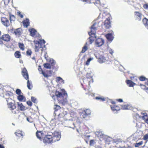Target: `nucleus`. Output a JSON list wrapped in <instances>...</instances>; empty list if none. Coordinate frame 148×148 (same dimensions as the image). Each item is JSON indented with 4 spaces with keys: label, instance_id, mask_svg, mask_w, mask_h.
I'll return each mask as SVG.
<instances>
[{
    "label": "nucleus",
    "instance_id": "obj_1",
    "mask_svg": "<svg viewBox=\"0 0 148 148\" xmlns=\"http://www.w3.org/2000/svg\"><path fill=\"white\" fill-rule=\"evenodd\" d=\"M96 25L97 23H94L90 27V31L88 32V34L90 37L87 39L85 45L84 46L90 45L94 41L95 38H96L95 35L96 31L97 29Z\"/></svg>",
    "mask_w": 148,
    "mask_h": 148
},
{
    "label": "nucleus",
    "instance_id": "obj_2",
    "mask_svg": "<svg viewBox=\"0 0 148 148\" xmlns=\"http://www.w3.org/2000/svg\"><path fill=\"white\" fill-rule=\"evenodd\" d=\"M102 16L103 17H104L106 16V17H107L106 18V19L104 21V25L106 28H109L111 26L110 21L111 18L110 14L109 13L104 12Z\"/></svg>",
    "mask_w": 148,
    "mask_h": 148
},
{
    "label": "nucleus",
    "instance_id": "obj_3",
    "mask_svg": "<svg viewBox=\"0 0 148 148\" xmlns=\"http://www.w3.org/2000/svg\"><path fill=\"white\" fill-rule=\"evenodd\" d=\"M12 99L10 98H8L6 99V101L8 104V107L11 109V110H13L16 108V106L14 104L12 103Z\"/></svg>",
    "mask_w": 148,
    "mask_h": 148
},
{
    "label": "nucleus",
    "instance_id": "obj_4",
    "mask_svg": "<svg viewBox=\"0 0 148 148\" xmlns=\"http://www.w3.org/2000/svg\"><path fill=\"white\" fill-rule=\"evenodd\" d=\"M2 24L4 26L8 27L10 25L9 21L6 18L3 17L1 18Z\"/></svg>",
    "mask_w": 148,
    "mask_h": 148
},
{
    "label": "nucleus",
    "instance_id": "obj_5",
    "mask_svg": "<svg viewBox=\"0 0 148 148\" xmlns=\"http://www.w3.org/2000/svg\"><path fill=\"white\" fill-rule=\"evenodd\" d=\"M53 137L52 136H51L50 135H48L47 136H46L45 137H46L48 139H49L50 140H52V138H54L56 137L57 138H58V139H57V140H59L60 138V135L58 134V133H55L54 134H53Z\"/></svg>",
    "mask_w": 148,
    "mask_h": 148
},
{
    "label": "nucleus",
    "instance_id": "obj_6",
    "mask_svg": "<svg viewBox=\"0 0 148 148\" xmlns=\"http://www.w3.org/2000/svg\"><path fill=\"white\" fill-rule=\"evenodd\" d=\"M95 42L97 46H101L104 44V40L102 38H98L97 39Z\"/></svg>",
    "mask_w": 148,
    "mask_h": 148
},
{
    "label": "nucleus",
    "instance_id": "obj_7",
    "mask_svg": "<svg viewBox=\"0 0 148 148\" xmlns=\"http://www.w3.org/2000/svg\"><path fill=\"white\" fill-rule=\"evenodd\" d=\"M22 74L26 80L29 79V75L27 70L25 68H24L23 69L22 71Z\"/></svg>",
    "mask_w": 148,
    "mask_h": 148
},
{
    "label": "nucleus",
    "instance_id": "obj_8",
    "mask_svg": "<svg viewBox=\"0 0 148 148\" xmlns=\"http://www.w3.org/2000/svg\"><path fill=\"white\" fill-rule=\"evenodd\" d=\"M0 38L4 41L8 42L10 40V37L8 34H4Z\"/></svg>",
    "mask_w": 148,
    "mask_h": 148
},
{
    "label": "nucleus",
    "instance_id": "obj_9",
    "mask_svg": "<svg viewBox=\"0 0 148 148\" xmlns=\"http://www.w3.org/2000/svg\"><path fill=\"white\" fill-rule=\"evenodd\" d=\"M134 15L136 19L140 21L141 19L142 14L139 12H135Z\"/></svg>",
    "mask_w": 148,
    "mask_h": 148
},
{
    "label": "nucleus",
    "instance_id": "obj_10",
    "mask_svg": "<svg viewBox=\"0 0 148 148\" xmlns=\"http://www.w3.org/2000/svg\"><path fill=\"white\" fill-rule=\"evenodd\" d=\"M112 32L111 33H108L106 35V38L109 41H112L114 39V37L112 35Z\"/></svg>",
    "mask_w": 148,
    "mask_h": 148
},
{
    "label": "nucleus",
    "instance_id": "obj_11",
    "mask_svg": "<svg viewBox=\"0 0 148 148\" xmlns=\"http://www.w3.org/2000/svg\"><path fill=\"white\" fill-rule=\"evenodd\" d=\"M91 111L88 109H86V110L84 111L83 114V117L85 118L86 116L90 115L91 113Z\"/></svg>",
    "mask_w": 148,
    "mask_h": 148
},
{
    "label": "nucleus",
    "instance_id": "obj_12",
    "mask_svg": "<svg viewBox=\"0 0 148 148\" xmlns=\"http://www.w3.org/2000/svg\"><path fill=\"white\" fill-rule=\"evenodd\" d=\"M96 57L97 58H98L99 59V62L100 63H102L103 62H104L106 60V58L103 56L102 55H101L99 56L98 58H97V56H96Z\"/></svg>",
    "mask_w": 148,
    "mask_h": 148
},
{
    "label": "nucleus",
    "instance_id": "obj_13",
    "mask_svg": "<svg viewBox=\"0 0 148 148\" xmlns=\"http://www.w3.org/2000/svg\"><path fill=\"white\" fill-rule=\"evenodd\" d=\"M30 35L33 37H35V35L37 33V32L34 29L32 28L29 30Z\"/></svg>",
    "mask_w": 148,
    "mask_h": 148
},
{
    "label": "nucleus",
    "instance_id": "obj_14",
    "mask_svg": "<svg viewBox=\"0 0 148 148\" xmlns=\"http://www.w3.org/2000/svg\"><path fill=\"white\" fill-rule=\"evenodd\" d=\"M132 106L130 105L127 104L121 106V109L123 110H128L131 109Z\"/></svg>",
    "mask_w": 148,
    "mask_h": 148
},
{
    "label": "nucleus",
    "instance_id": "obj_15",
    "mask_svg": "<svg viewBox=\"0 0 148 148\" xmlns=\"http://www.w3.org/2000/svg\"><path fill=\"white\" fill-rule=\"evenodd\" d=\"M127 84L130 87H133L135 84L132 82L131 80H127L126 81Z\"/></svg>",
    "mask_w": 148,
    "mask_h": 148
},
{
    "label": "nucleus",
    "instance_id": "obj_16",
    "mask_svg": "<svg viewBox=\"0 0 148 148\" xmlns=\"http://www.w3.org/2000/svg\"><path fill=\"white\" fill-rule=\"evenodd\" d=\"M143 22L145 26L148 29V19L144 18L143 20Z\"/></svg>",
    "mask_w": 148,
    "mask_h": 148
},
{
    "label": "nucleus",
    "instance_id": "obj_17",
    "mask_svg": "<svg viewBox=\"0 0 148 148\" xmlns=\"http://www.w3.org/2000/svg\"><path fill=\"white\" fill-rule=\"evenodd\" d=\"M18 103V108L21 110H23L25 109V107L21 103Z\"/></svg>",
    "mask_w": 148,
    "mask_h": 148
},
{
    "label": "nucleus",
    "instance_id": "obj_18",
    "mask_svg": "<svg viewBox=\"0 0 148 148\" xmlns=\"http://www.w3.org/2000/svg\"><path fill=\"white\" fill-rule=\"evenodd\" d=\"M23 23L25 27H27L29 24V19L27 18L25 20L23 21Z\"/></svg>",
    "mask_w": 148,
    "mask_h": 148
},
{
    "label": "nucleus",
    "instance_id": "obj_19",
    "mask_svg": "<svg viewBox=\"0 0 148 148\" xmlns=\"http://www.w3.org/2000/svg\"><path fill=\"white\" fill-rule=\"evenodd\" d=\"M34 49L36 52H39L40 51L42 52L43 51V47H35Z\"/></svg>",
    "mask_w": 148,
    "mask_h": 148
},
{
    "label": "nucleus",
    "instance_id": "obj_20",
    "mask_svg": "<svg viewBox=\"0 0 148 148\" xmlns=\"http://www.w3.org/2000/svg\"><path fill=\"white\" fill-rule=\"evenodd\" d=\"M14 33H15L16 35H18V36L20 35L21 34L20 28H18L15 29L14 31Z\"/></svg>",
    "mask_w": 148,
    "mask_h": 148
},
{
    "label": "nucleus",
    "instance_id": "obj_21",
    "mask_svg": "<svg viewBox=\"0 0 148 148\" xmlns=\"http://www.w3.org/2000/svg\"><path fill=\"white\" fill-rule=\"evenodd\" d=\"M111 107L112 110L114 111L116 110V112H117L119 111L120 110L119 108L116 105L114 106L113 107L111 106Z\"/></svg>",
    "mask_w": 148,
    "mask_h": 148
},
{
    "label": "nucleus",
    "instance_id": "obj_22",
    "mask_svg": "<svg viewBox=\"0 0 148 148\" xmlns=\"http://www.w3.org/2000/svg\"><path fill=\"white\" fill-rule=\"evenodd\" d=\"M10 21L11 23H12V22H14V21L15 20V18L14 16L12 15H10Z\"/></svg>",
    "mask_w": 148,
    "mask_h": 148
},
{
    "label": "nucleus",
    "instance_id": "obj_23",
    "mask_svg": "<svg viewBox=\"0 0 148 148\" xmlns=\"http://www.w3.org/2000/svg\"><path fill=\"white\" fill-rule=\"evenodd\" d=\"M60 107L59 106L57 105H56L55 106L54 108V114H55V115H56V112L57 110L60 109Z\"/></svg>",
    "mask_w": 148,
    "mask_h": 148
},
{
    "label": "nucleus",
    "instance_id": "obj_24",
    "mask_svg": "<svg viewBox=\"0 0 148 148\" xmlns=\"http://www.w3.org/2000/svg\"><path fill=\"white\" fill-rule=\"evenodd\" d=\"M14 55L15 57L17 58H19L21 56L20 52L18 51L15 52Z\"/></svg>",
    "mask_w": 148,
    "mask_h": 148
},
{
    "label": "nucleus",
    "instance_id": "obj_25",
    "mask_svg": "<svg viewBox=\"0 0 148 148\" xmlns=\"http://www.w3.org/2000/svg\"><path fill=\"white\" fill-rule=\"evenodd\" d=\"M44 66L45 68L49 69H51V66L50 64L48 63H45L44 64Z\"/></svg>",
    "mask_w": 148,
    "mask_h": 148
},
{
    "label": "nucleus",
    "instance_id": "obj_26",
    "mask_svg": "<svg viewBox=\"0 0 148 148\" xmlns=\"http://www.w3.org/2000/svg\"><path fill=\"white\" fill-rule=\"evenodd\" d=\"M15 134L16 136H20V135L23 136V134L22 133V132L20 131H18L16 132H15Z\"/></svg>",
    "mask_w": 148,
    "mask_h": 148
},
{
    "label": "nucleus",
    "instance_id": "obj_27",
    "mask_svg": "<svg viewBox=\"0 0 148 148\" xmlns=\"http://www.w3.org/2000/svg\"><path fill=\"white\" fill-rule=\"evenodd\" d=\"M52 140H49L47 138L45 137L43 140L44 142H45L46 143H51L52 141Z\"/></svg>",
    "mask_w": 148,
    "mask_h": 148
},
{
    "label": "nucleus",
    "instance_id": "obj_28",
    "mask_svg": "<svg viewBox=\"0 0 148 148\" xmlns=\"http://www.w3.org/2000/svg\"><path fill=\"white\" fill-rule=\"evenodd\" d=\"M24 98V97L23 95H19L18 97V99L20 101H21L23 100Z\"/></svg>",
    "mask_w": 148,
    "mask_h": 148
},
{
    "label": "nucleus",
    "instance_id": "obj_29",
    "mask_svg": "<svg viewBox=\"0 0 148 148\" xmlns=\"http://www.w3.org/2000/svg\"><path fill=\"white\" fill-rule=\"evenodd\" d=\"M93 59V58H89L87 60V61H86V64L87 65H88L90 64V61L92 60Z\"/></svg>",
    "mask_w": 148,
    "mask_h": 148
},
{
    "label": "nucleus",
    "instance_id": "obj_30",
    "mask_svg": "<svg viewBox=\"0 0 148 148\" xmlns=\"http://www.w3.org/2000/svg\"><path fill=\"white\" fill-rule=\"evenodd\" d=\"M27 80V86L28 88L29 89V90H31L32 89V88H31L30 86V85H31V84L30 83V82H29V80L28 79V80ZM31 87H32V86L31 85Z\"/></svg>",
    "mask_w": 148,
    "mask_h": 148
},
{
    "label": "nucleus",
    "instance_id": "obj_31",
    "mask_svg": "<svg viewBox=\"0 0 148 148\" xmlns=\"http://www.w3.org/2000/svg\"><path fill=\"white\" fill-rule=\"evenodd\" d=\"M143 141H140L138 143H136L135 145V147H138L141 145L143 144Z\"/></svg>",
    "mask_w": 148,
    "mask_h": 148
},
{
    "label": "nucleus",
    "instance_id": "obj_32",
    "mask_svg": "<svg viewBox=\"0 0 148 148\" xmlns=\"http://www.w3.org/2000/svg\"><path fill=\"white\" fill-rule=\"evenodd\" d=\"M56 95L58 97H60L62 95V92H56Z\"/></svg>",
    "mask_w": 148,
    "mask_h": 148
},
{
    "label": "nucleus",
    "instance_id": "obj_33",
    "mask_svg": "<svg viewBox=\"0 0 148 148\" xmlns=\"http://www.w3.org/2000/svg\"><path fill=\"white\" fill-rule=\"evenodd\" d=\"M49 62L51 63L52 66L54 65L56 63V61H54L53 59H50L49 60Z\"/></svg>",
    "mask_w": 148,
    "mask_h": 148
},
{
    "label": "nucleus",
    "instance_id": "obj_34",
    "mask_svg": "<svg viewBox=\"0 0 148 148\" xmlns=\"http://www.w3.org/2000/svg\"><path fill=\"white\" fill-rule=\"evenodd\" d=\"M34 42L35 44V46H37V45L38 46L40 45V42L39 40L37 41L36 40H35L34 41Z\"/></svg>",
    "mask_w": 148,
    "mask_h": 148
},
{
    "label": "nucleus",
    "instance_id": "obj_35",
    "mask_svg": "<svg viewBox=\"0 0 148 148\" xmlns=\"http://www.w3.org/2000/svg\"><path fill=\"white\" fill-rule=\"evenodd\" d=\"M88 49V48L87 47H83L81 52L82 53L85 52Z\"/></svg>",
    "mask_w": 148,
    "mask_h": 148
},
{
    "label": "nucleus",
    "instance_id": "obj_36",
    "mask_svg": "<svg viewBox=\"0 0 148 148\" xmlns=\"http://www.w3.org/2000/svg\"><path fill=\"white\" fill-rule=\"evenodd\" d=\"M16 94L18 95H21V90L18 89H17L16 90Z\"/></svg>",
    "mask_w": 148,
    "mask_h": 148
},
{
    "label": "nucleus",
    "instance_id": "obj_37",
    "mask_svg": "<svg viewBox=\"0 0 148 148\" xmlns=\"http://www.w3.org/2000/svg\"><path fill=\"white\" fill-rule=\"evenodd\" d=\"M141 114H142V115L143 116H142L143 119H145V117L147 116V114L146 113H143L142 112H141Z\"/></svg>",
    "mask_w": 148,
    "mask_h": 148
},
{
    "label": "nucleus",
    "instance_id": "obj_38",
    "mask_svg": "<svg viewBox=\"0 0 148 148\" xmlns=\"http://www.w3.org/2000/svg\"><path fill=\"white\" fill-rule=\"evenodd\" d=\"M40 42V45H41V44L42 43L45 44V41L43 39H40L39 40Z\"/></svg>",
    "mask_w": 148,
    "mask_h": 148
},
{
    "label": "nucleus",
    "instance_id": "obj_39",
    "mask_svg": "<svg viewBox=\"0 0 148 148\" xmlns=\"http://www.w3.org/2000/svg\"><path fill=\"white\" fill-rule=\"evenodd\" d=\"M140 86L142 89L147 90L146 89L147 87L145 85L140 84Z\"/></svg>",
    "mask_w": 148,
    "mask_h": 148
},
{
    "label": "nucleus",
    "instance_id": "obj_40",
    "mask_svg": "<svg viewBox=\"0 0 148 148\" xmlns=\"http://www.w3.org/2000/svg\"><path fill=\"white\" fill-rule=\"evenodd\" d=\"M31 100L34 103H36V99L34 97H31Z\"/></svg>",
    "mask_w": 148,
    "mask_h": 148
},
{
    "label": "nucleus",
    "instance_id": "obj_41",
    "mask_svg": "<svg viewBox=\"0 0 148 148\" xmlns=\"http://www.w3.org/2000/svg\"><path fill=\"white\" fill-rule=\"evenodd\" d=\"M4 4L5 5H8L10 2V0H4Z\"/></svg>",
    "mask_w": 148,
    "mask_h": 148
},
{
    "label": "nucleus",
    "instance_id": "obj_42",
    "mask_svg": "<svg viewBox=\"0 0 148 148\" xmlns=\"http://www.w3.org/2000/svg\"><path fill=\"white\" fill-rule=\"evenodd\" d=\"M143 139L145 140H146L148 139V134H147L144 135Z\"/></svg>",
    "mask_w": 148,
    "mask_h": 148
},
{
    "label": "nucleus",
    "instance_id": "obj_43",
    "mask_svg": "<svg viewBox=\"0 0 148 148\" xmlns=\"http://www.w3.org/2000/svg\"><path fill=\"white\" fill-rule=\"evenodd\" d=\"M146 78L143 76H141L140 77V80L141 81H144L145 80Z\"/></svg>",
    "mask_w": 148,
    "mask_h": 148
},
{
    "label": "nucleus",
    "instance_id": "obj_44",
    "mask_svg": "<svg viewBox=\"0 0 148 148\" xmlns=\"http://www.w3.org/2000/svg\"><path fill=\"white\" fill-rule=\"evenodd\" d=\"M96 99L98 100L101 99L103 101L105 100V99L104 98H102L100 97H96Z\"/></svg>",
    "mask_w": 148,
    "mask_h": 148
},
{
    "label": "nucleus",
    "instance_id": "obj_45",
    "mask_svg": "<svg viewBox=\"0 0 148 148\" xmlns=\"http://www.w3.org/2000/svg\"><path fill=\"white\" fill-rule=\"evenodd\" d=\"M27 104L30 106H31L32 105V103L30 101H27Z\"/></svg>",
    "mask_w": 148,
    "mask_h": 148
},
{
    "label": "nucleus",
    "instance_id": "obj_46",
    "mask_svg": "<svg viewBox=\"0 0 148 148\" xmlns=\"http://www.w3.org/2000/svg\"><path fill=\"white\" fill-rule=\"evenodd\" d=\"M31 51L28 50L26 52V53L27 55L30 56L31 54Z\"/></svg>",
    "mask_w": 148,
    "mask_h": 148
},
{
    "label": "nucleus",
    "instance_id": "obj_47",
    "mask_svg": "<svg viewBox=\"0 0 148 148\" xmlns=\"http://www.w3.org/2000/svg\"><path fill=\"white\" fill-rule=\"evenodd\" d=\"M143 7L145 9H148V4H145L143 5Z\"/></svg>",
    "mask_w": 148,
    "mask_h": 148
},
{
    "label": "nucleus",
    "instance_id": "obj_48",
    "mask_svg": "<svg viewBox=\"0 0 148 148\" xmlns=\"http://www.w3.org/2000/svg\"><path fill=\"white\" fill-rule=\"evenodd\" d=\"M108 51L109 53H110L111 55H112L114 53L113 51L112 50V49H108Z\"/></svg>",
    "mask_w": 148,
    "mask_h": 148
},
{
    "label": "nucleus",
    "instance_id": "obj_49",
    "mask_svg": "<svg viewBox=\"0 0 148 148\" xmlns=\"http://www.w3.org/2000/svg\"><path fill=\"white\" fill-rule=\"evenodd\" d=\"M36 135L38 138L40 140H41V138L40 136V135L38 134V132H37L36 133Z\"/></svg>",
    "mask_w": 148,
    "mask_h": 148
},
{
    "label": "nucleus",
    "instance_id": "obj_50",
    "mask_svg": "<svg viewBox=\"0 0 148 148\" xmlns=\"http://www.w3.org/2000/svg\"><path fill=\"white\" fill-rule=\"evenodd\" d=\"M41 73L43 74V76L45 77H48V75L47 74L43 72V71H42V72Z\"/></svg>",
    "mask_w": 148,
    "mask_h": 148
},
{
    "label": "nucleus",
    "instance_id": "obj_51",
    "mask_svg": "<svg viewBox=\"0 0 148 148\" xmlns=\"http://www.w3.org/2000/svg\"><path fill=\"white\" fill-rule=\"evenodd\" d=\"M94 142V140H91L90 141V145H93V143Z\"/></svg>",
    "mask_w": 148,
    "mask_h": 148
},
{
    "label": "nucleus",
    "instance_id": "obj_52",
    "mask_svg": "<svg viewBox=\"0 0 148 148\" xmlns=\"http://www.w3.org/2000/svg\"><path fill=\"white\" fill-rule=\"evenodd\" d=\"M38 70L40 72L41 71L42 72V71L41 66L40 65L38 66Z\"/></svg>",
    "mask_w": 148,
    "mask_h": 148
},
{
    "label": "nucleus",
    "instance_id": "obj_53",
    "mask_svg": "<svg viewBox=\"0 0 148 148\" xmlns=\"http://www.w3.org/2000/svg\"><path fill=\"white\" fill-rule=\"evenodd\" d=\"M18 16L21 18H23V15L21 14L20 12H18Z\"/></svg>",
    "mask_w": 148,
    "mask_h": 148
},
{
    "label": "nucleus",
    "instance_id": "obj_54",
    "mask_svg": "<svg viewBox=\"0 0 148 148\" xmlns=\"http://www.w3.org/2000/svg\"><path fill=\"white\" fill-rule=\"evenodd\" d=\"M18 46H24V44L23 43H18Z\"/></svg>",
    "mask_w": 148,
    "mask_h": 148
},
{
    "label": "nucleus",
    "instance_id": "obj_55",
    "mask_svg": "<svg viewBox=\"0 0 148 148\" xmlns=\"http://www.w3.org/2000/svg\"><path fill=\"white\" fill-rule=\"evenodd\" d=\"M86 77L87 78H89L90 77L91 78L92 77L90 76L89 75V74H87L86 75Z\"/></svg>",
    "mask_w": 148,
    "mask_h": 148
},
{
    "label": "nucleus",
    "instance_id": "obj_56",
    "mask_svg": "<svg viewBox=\"0 0 148 148\" xmlns=\"http://www.w3.org/2000/svg\"><path fill=\"white\" fill-rule=\"evenodd\" d=\"M100 3L99 0H97L95 2V3L97 4H100Z\"/></svg>",
    "mask_w": 148,
    "mask_h": 148
},
{
    "label": "nucleus",
    "instance_id": "obj_57",
    "mask_svg": "<svg viewBox=\"0 0 148 148\" xmlns=\"http://www.w3.org/2000/svg\"><path fill=\"white\" fill-rule=\"evenodd\" d=\"M58 81H59L60 80H61V79H62V78L60 77H58Z\"/></svg>",
    "mask_w": 148,
    "mask_h": 148
},
{
    "label": "nucleus",
    "instance_id": "obj_58",
    "mask_svg": "<svg viewBox=\"0 0 148 148\" xmlns=\"http://www.w3.org/2000/svg\"><path fill=\"white\" fill-rule=\"evenodd\" d=\"M27 121L29 122H32V121H30V119L28 118H27Z\"/></svg>",
    "mask_w": 148,
    "mask_h": 148
},
{
    "label": "nucleus",
    "instance_id": "obj_59",
    "mask_svg": "<svg viewBox=\"0 0 148 148\" xmlns=\"http://www.w3.org/2000/svg\"><path fill=\"white\" fill-rule=\"evenodd\" d=\"M20 48V49L22 50H24V47H19Z\"/></svg>",
    "mask_w": 148,
    "mask_h": 148
},
{
    "label": "nucleus",
    "instance_id": "obj_60",
    "mask_svg": "<svg viewBox=\"0 0 148 148\" xmlns=\"http://www.w3.org/2000/svg\"><path fill=\"white\" fill-rule=\"evenodd\" d=\"M3 44V42L2 40L0 39V44L1 45L2 44Z\"/></svg>",
    "mask_w": 148,
    "mask_h": 148
},
{
    "label": "nucleus",
    "instance_id": "obj_61",
    "mask_svg": "<svg viewBox=\"0 0 148 148\" xmlns=\"http://www.w3.org/2000/svg\"><path fill=\"white\" fill-rule=\"evenodd\" d=\"M0 148H5L4 147L0 144Z\"/></svg>",
    "mask_w": 148,
    "mask_h": 148
},
{
    "label": "nucleus",
    "instance_id": "obj_62",
    "mask_svg": "<svg viewBox=\"0 0 148 148\" xmlns=\"http://www.w3.org/2000/svg\"><path fill=\"white\" fill-rule=\"evenodd\" d=\"M61 82L63 83H64V81L62 79H61Z\"/></svg>",
    "mask_w": 148,
    "mask_h": 148
},
{
    "label": "nucleus",
    "instance_id": "obj_63",
    "mask_svg": "<svg viewBox=\"0 0 148 148\" xmlns=\"http://www.w3.org/2000/svg\"><path fill=\"white\" fill-rule=\"evenodd\" d=\"M111 103H112V104H115V102L114 101H111Z\"/></svg>",
    "mask_w": 148,
    "mask_h": 148
},
{
    "label": "nucleus",
    "instance_id": "obj_64",
    "mask_svg": "<svg viewBox=\"0 0 148 148\" xmlns=\"http://www.w3.org/2000/svg\"><path fill=\"white\" fill-rule=\"evenodd\" d=\"M127 148H132V147L130 146H128L127 147Z\"/></svg>",
    "mask_w": 148,
    "mask_h": 148
}]
</instances>
